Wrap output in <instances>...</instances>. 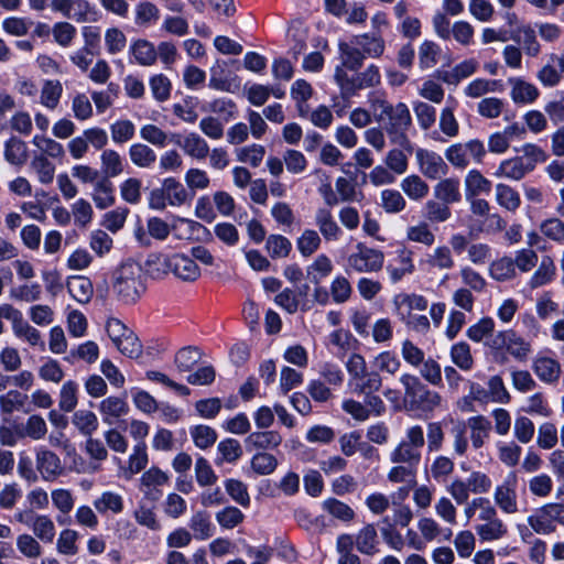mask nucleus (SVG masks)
Wrapping results in <instances>:
<instances>
[{
  "mask_svg": "<svg viewBox=\"0 0 564 564\" xmlns=\"http://www.w3.org/2000/svg\"><path fill=\"white\" fill-rule=\"evenodd\" d=\"M434 197L447 205L459 203L462 200L459 178L447 177L441 180L434 186Z\"/></svg>",
  "mask_w": 564,
  "mask_h": 564,
  "instance_id": "ddd939ff",
  "label": "nucleus"
},
{
  "mask_svg": "<svg viewBox=\"0 0 564 564\" xmlns=\"http://www.w3.org/2000/svg\"><path fill=\"white\" fill-rule=\"evenodd\" d=\"M495 501L506 513H514L517 509V495L508 486H498L495 491Z\"/></svg>",
  "mask_w": 564,
  "mask_h": 564,
  "instance_id": "3c124183",
  "label": "nucleus"
},
{
  "mask_svg": "<svg viewBox=\"0 0 564 564\" xmlns=\"http://www.w3.org/2000/svg\"><path fill=\"white\" fill-rule=\"evenodd\" d=\"M496 200L501 207L510 212H516L521 204L519 193L503 183L496 185Z\"/></svg>",
  "mask_w": 564,
  "mask_h": 564,
  "instance_id": "e433bc0d",
  "label": "nucleus"
},
{
  "mask_svg": "<svg viewBox=\"0 0 564 564\" xmlns=\"http://www.w3.org/2000/svg\"><path fill=\"white\" fill-rule=\"evenodd\" d=\"M532 369L536 377L545 383L557 381L561 373L560 362L551 357L538 356L533 360Z\"/></svg>",
  "mask_w": 564,
  "mask_h": 564,
  "instance_id": "4468645a",
  "label": "nucleus"
},
{
  "mask_svg": "<svg viewBox=\"0 0 564 564\" xmlns=\"http://www.w3.org/2000/svg\"><path fill=\"white\" fill-rule=\"evenodd\" d=\"M202 354L197 347L187 346L181 348L174 358V362L181 372H187L200 360Z\"/></svg>",
  "mask_w": 564,
  "mask_h": 564,
  "instance_id": "ea45409f",
  "label": "nucleus"
},
{
  "mask_svg": "<svg viewBox=\"0 0 564 564\" xmlns=\"http://www.w3.org/2000/svg\"><path fill=\"white\" fill-rule=\"evenodd\" d=\"M243 454L242 447L238 440L227 437L220 441L217 445V456L215 464L221 466L224 463L234 464Z\"/></svg>",
  "mask_w": 564,
  "mask_h": 564,
  "instance_id": "a211bd4d",
  "label": "nucleus"
},
{
  "mask_svg": "<svg viewBox=\"0 0 564 564\" xmlns=\"http://www.w3.org/2000/svg\"><path fill=\"white\" fill-rule=\"evenodd\" d=\"M324 510L341 521H351L355 517L354 510L345 502L336 498H327L323 502Z\"/></svg>",
  "mask_w": 564,
  "mask_h": 564,
  "instance_id": "864d4df0",
  "label": "nucleus"
},
{
  "mask_svg": "<svg viewBox=\"0 0 564 564\" xmlns=\"http://www.w3.org/2000/svg\"><path fill=\"white\" fill-rule=\"evenodd\" d=\"M116 348L131 359H138L142 355V344L132 330L117 344Z\"/></svg>",
  "mask_w": 564,
  "mask_h": 564,
  "instance_id": "4d7b16f0",
  "label": "nucleus"
},
{
  "mask_svg": "<svg viewBox=\"0 0 564 564\" xmlns=\"http://www.w3.org/2000/svg\"><path fill=\"white\" fill-rule=\"evenodd\" d=\"M132 163L139 167H149L156 161L155 152L143 143H134L129 149Z\"/></svg>",
  "mask_w": 564,
  "mask_h": 564,
  "instance_id": "37998d69",
  "label": "nucleus"
},
{
  "mask_svg": "<svg viewBox=\"0 0 564 564\" xmlns=\"http://www.w3.org/2000/svg\"><path fill=\"white\" fill-rule=\"evenodd\" d=\"M452 361L462 370H470L474 359L470 354V346L466 341H458L451 348Z\"/></svg>",
  "mask_w": 564,
  "mask_h": 564,
  "instance_id": "a18cd8bd",
  "label": "nucleus"
},
{
  "mask_svg": "<svg viewBox=\"0 0 564 564\" xmlns=\"http://www.w3.org/2000/svg\"><path fill=\"white\" fill-rule=\"evenodd\" d=\"M245 519V514L240 509L234 506L225 507L216 513L218 524L224 529H234Z\"/></svg>",
  "mask_w": 564,
  "mask_h": 564,
  "instance_id": "13d9d810",
  "label": "nucleus"
},
{
  "mask_svg": "<svg viewBox=\"0 0 564 564\" xmlns=\"http://www.w3.org/2000/svg\"><path fill=\"white\" fill-rule=\"evenodd\" d=\"M468 425L471 430L470 438L473 447L478 449L484 446V438L488 437L491 429L490 421L484 415H476L468 419Z\"/></svg>",
  "mask_w": 564,
  "mask_h": 564,
  "instance_id": "cd10ccee",
  "label": "nucleus"
},
{
  "mask_svg": "<svg viewBox=\"0 0 564 564\" xmlns=\"http://www.w3.org/2000/svg\"><path fill=\"white\" fill-rule=\"evenodd\" d=\"M297 249L303 257H310L321 246V238L313 229H305L296 242Z\"/></svg>",
  "mask_w": 564,
  "mask_h": 564,
  "instance_id": "e2e57ef3",
  "label": "nucleus"
},
{
  "mask_svg": "<svg viewBox=\"0 0 564 564\" xmlns=\"http://www.w3.org/2000/svg\"><path fill=\"white\" fill-rule=\"evenodd\" d=\"M441 395L436 391H431L427 388L422 391L416 399L411 400L409 409L412 411H421L425 414L432 413L436 406L441 404Z\"/></svg>",
  "mask_w": 564,
  "mask_h": 564,
  "instance_id": "7c9ffc66",
  "label": "nucleus"
},
{
  "mask_svg": "<svg viewBox=\"0 0 564 564\" xmlns=\"http://www.w3.org/2000/svg\"><path fill=\"white\" fill-rule=\"evenodd\" d=\"M132 400L135 408L147 414H151L159 409V403L148 391L133 388Z\"/></svg>",
  "mask_w": 564,
  "mask_h": 564,
  "instance_id": "774afa93",
  "label": "nucleus"
},
{
  "mask_svg": "<svg viewBox=\"0 0 564 564\" xmlns=\"http://www.w3.org/2000/svg\"><path fill=\"white\" fill-rule=\"evenodd\" d=\"M382 112L379 120L384 115L388 118V123L384 129L387 132L394 133L395 130H409L412 124V117L408 106L400 101L394 107L386 100L381 101Z\"/></svg>",
  "mask_w": 564,
  "mask_h": 564,
  "instance_id": "423d86ee",
  "label": "nucleus"
},
{
  "mask_svg": "<svg viewBox=\"0 0 564 564\" xmlns=\"http://www.w3.org/2000/svg\"><path fill=\"white\" fill-rule=\"evenodd\" d=\"M382 206L389 214H397L405 208V199L397 189H383L381 192Z\"/></svg>",
  "mask_w": 564,
  "mask_h": 564,
  "instance_id": "338daca9",
  "label": "nucleus"
},
{
  "mask_svg": "<svg viewBox=\"0 0 564 564\" xmlns=\"http://www.w3.org/2000/svg\"><path fill=\"white\" fill-rule=\"evenodd\" d=\"M150 88L153 98L163 102L171 96L172 84L164 74H156L150 78Z\"/></svg>",
  "mask_w": 564,
  "mask_h": 564,
  "instance_id": "bf43d9fd",
  "label": "nucleus"
},
{
  "mask_svg": "<svg viewBox=\"0 0 564 564\" xmlns=\"http://www.w3.org/2000/svg\"><path fill=\"white\" fill-rule=\"evenodd\" d=\"M265 249L272 259L285 258L292 250V243L285 236L272 234L267 238Z\"/></svg>",
  "mask_w": 564,
  "mask_h": 564,
  "instance_id": "4c0bfd02",
  "label": "nucleus"
},
{
  "mask_svg": "<svg viewBox=\"0 0 564 564\" xmlns=\"http://www.w3.org/2000/svg\"><path fill=\"white\" fill-rule=\"evenodd\" d=\"M129 404L124 398L110 395L104 399L99 404V411L104 415L102 421L107 424H112L109 416L119 417L129 412Z\"/></svg>",
  "mask_w": 564,
  "mask_h": 564,
  "instance_id": "b1692460",
  "label": "nucleus"
},
{
  "mask_svg": "<svg viewBox=\"0 0 564 564\" xmlns=\"http://www.w3.org/2000/svg\"><path fill=\"white\" fill-rule=\"evenodd\" d=\"M224 486L228 496L243 508H249L251 505L248 486L240 479L227 478Z\"/></svg>",
  "mask_w": 564,
  "mask_h": 564,
  "instance_id": "72a5a7b5",
  "label": "nucleus"
},
{
  "mask_svg": "<svg viewBox=\"0 0 564 564\" xmlns=\"http://www.w3.org/2000/svg\"><path fill=\"white\" fill-rule=\"evenodd\" d=\"M73 424L85 436H91L98 429V419L93 411L78 410L73 415Z\"/></svg>",
  "mask_w": 564,
  "mask_h": 564,
  "instance_id": "a19ab883",
  "label": "nucleus"
},
{
  "mask_svg": "<svg viewBox=\"0 0 564 564\" xmlns=\"http://www.w3.org/2000/svg\"><path fill=\"white\" fill-rule=\"evenodd\" d=\"M278 465V458L268 452H257L250 459L251 470L259 476L273 474Z\"/></svg>",
  "mask_w": 564,
  "mask_h": 564,
  "instance_id": "c756f323",
  "label": "nucleus"
},
{
  "mask_svg": "<svg viewBox=\"0 0 564 564\" xmlns=\"http://www.w3.org/2000/svg\"><path fill=\"white\" fill-rule=\"evenodd\" d=\"M189 433L196 447L207 449L212 447L217 441V432L215 429L197 424L189 427Z\"/></svg>",
  "mask_w": 564,
  "mask_h": 564,
  "instance_id": "f704fd0d",
  "label": "nucleus"
},
{
  "mask_svg": "<svg viewBox=\"0 0 564 564\" xmlns=\"http://www.w3.org/2000/svg\"><path fill=\"white\" fill-rule=\"evenodd\" d=\"M143 268L137 261L127 259L112 271V289L118 301L134 304L145 291Z\"/></svg>",
  "mask_w": 564,
  "mask_h": 564,
  "instance_id": "f257e3e1",
  "label": "nucleus"
},
{
  "mask_svg": "<svg viewBox=\"0 0 564 564\" xmlns=\"http://www.w3.org/2000/svg\"><path fill=\"white\" fill-rule=\"evenodd\" d=\"M333 269L330 259L325 253H321L313 263L306 267V276L314 285H318L332 273Z\"/></svg>",
  "mask_w": 564,
  "mask_h": 564,
  "instance_id": "4be33fe9",
  "label": "nucleus"
},
{
  "mask_svg": "<svg viewBox=\"0 0 564 564\" xmlns=\"http://www.w3.org/2000/svg\"><path fill=\"white\" fill-rule=\"evenodd\" d=\"M171 256L161 252H152L144 262L148 275L154 280L163 279L170 272Z\"/></svg>",
  "mask_w": 564,
  "mask_h": 564,
  "instance_id": "5701e85b",
  "label": "nucleus"
},
{
  "mask_svg": "<svg viewBox=\"0 0 564 564\" xmlns=\"http://www.w3.org/2000/svg\"><path fill=\"white\" fill-rule=\"evenodd\" d=\"M195 475L197 484L202 487L214 485L218 479L209 462L203 456L196 459Z\"/></svg>",
  "mask_w": 564,
  "mask_h": 564,
  "instance_id": "0e129e2a",
  "label": "nucleus"
},
{
  "mask_svg": "<svg viewBox=\"0 0 564 564\" xmlns=\"http://www.w3.org/2000/svg\"><path fill=\"white\" fill-rule=\"evenodd\" d=\"M416 159L421 172L430 180H436L448 172L447 164L436 152L419 149L416 151Z\"/></svg>",
  "mask_w": 564,
  "mask_h": 564,
  "instance_id": "0eeeda50",
  "label": "nucleus"
},
{
  "mask_svg": "<svg viewBox=\"0 0 564 564\" xmlns=\"http://www.w3.org/2000/svg\"><path fill=\"white\" fill-rule=\"evenodd\" d=\"M357 252L348 257L349 265L357 272H378L384 263V254L381 250L369 248L364 242L356 245Z\"/></svg>",
  "mask_w": 564,
  "mask_h": 564,
  "instance_id": "20e7f679",
  "label": "nucleus"
},
{
  "mask_svg": "<svg viewBox=\"0 0 564 564\" xmlns=\"http://www.w3.org/2000/svg\"><path fill=\"white\" fill-rule=\"evenodd\" d=\"M316 224L326 240H337L341 234L339 226L334 220L330 210L327 208H319L317 210Z\"/></svg>",
  "mask_w": 564,
  "mask_h": 564,
  "instance_id": "2f4dec72",
  "label": "nucleus"
},
{
  "mask_svg": "<svg viewBox=\"0 0 564 564\" xmlns=\"http://www.w3.org/2000/svg\"><path fill=\"white\" fill-rule=\"evenodd\" d=\"M68 293L78 303H88L94 294V286L89 278L76 275L66 283Z\"/></svg>",
  "mask_w": 564,
  "mask_h": 564,
  "instance_id": "6ab92c4d",
  "label": "nucleus"
},
{
  "mask_svg": "<svg viewBox=\"0 0 564 564\" xmlns=\"http://www.w3.org/2000/svg\"><path fill=\"white\" fill-rule=\"evenodd\" d=\"M78 384L73 380H67L61 388L58 406L64 412H72L78 402Z\"/></svg>",
  "mask_w": 564,
  "mask_h": 564,
  "instance_id": "603ef678",
  "label": "nucleus"
},
{
  "mask_svg": "<svg viewBox=\"0 0 564 564\" xmlns=\"http://www.w3.org/2000/svg\"><path fill=\"white\" fill-rule=\"evenodd\" d=\"M377 530L375 524L368 523L361 528L356 538V547L361 554L375 555L379 550Z\"/></svg>",
  "mask_w": 564,
  "mask_h": 564,
  "instance_id": "aec40b11",
  "label": "nucleus"
},
{
  "mask_svg": "<svg viewBox=\"0 0 564 564\" xmlns=\"http://www.w3.org/2000/svg\"><path fill=\"white\" fill-rule=\"evenodd\" d=\"M334 80L340 89L341 98L347 102L345 107H349V99L356 96L360 89L379 85L381 75L379 67L375 64H370L362 73H358L354 77H349L341 66H336Z\"/></svg>",
  "mask_w": 564,
  "mask_h": 564,
  "instance_id": "7ed1b4c3",
  "label": "nucleus"
},
{
  "mask_svg": "<svg viewBox=\"0 0 564 564\" xmlns=\"http://www.w3.org/2000/svg\"><path fill=\"white\" fill-rule=\"evenodd\" d=\"M413 110L416 115L419 126L423 130L431 128L436 120V109L424 101H415L413 104Z\"/></svg>",
  "mask_w": 564,
  "mask_h": 564,
  "instance_id": "69168bd1",
  "label": "nucleus"
},
{
  "mask_svg": "<svg viewBox=\"0 0 564 564\" xmlns=\"http://www.w3.org/2000/svg\"><path fill=\"white\" fill-rule=\"evenodd\" d=\"M556 267L550 256H543L539 268L532 274L528 284L531 289H536L542 285L549 284L554 280Z\"/></svg>",
  "mask_w": 564,
  "mask_h": 564,
  "instance_id": "412c9836",
  "label": "nucleus"
},
{
  "mask_svg": "<svg viewBox=\"0 0 564 564\" xmlns=\"http://www.w3.org/2000/svg\"><path fill=\"white\" fill-rule=\"evenodd\" d=\"M490 276L499 282L508 281L516 275L514 261L510 257H502L490 264Z\"/></svg>",
  "mask_w": 564,
  "mask_h": 564,
  "instance_id": "58836bf2",
  "label": "nucleus"
},
{
  "mask_svg": "<svg viewBox=\"0 0 564 564\" xmlns=\"http://www.w3.org/2000/svg\"><path fill=\"white\" fill-rule=\"evenodd\" d=\"M494 329L495 322L492 317L485 316L481 317L477 323L469 326L466 332V335L470 340L475 343H480L484 339V337L491 335Z\"/></svg>",
  "mask_w": 564,
  "mask_h": 564,
  "instance_id": "052dcab7",
  "label": "nucleus"
},
{
  "mask_svg": "<svg viewBox=\"0 0 564 564\" xmlns=\"http://www.w3.org/2000/svg\"><path fill=\"white\" fill-rule=\"evenodd\" d=\"M507 226L506 220L497 213L488 214L485 223L478 226H471L469 230L470 238H477L482 231L487 234H496L503 230Z\"/></svg>",
  "mask_w": 564,
  "mask_h": 564,
  "instance_id": "de8ad7c7",
  "label": "nucleus"
},
{
  "mask_svg": "<svg viewBox=\"0 0 564 564\" xmlns=\"http://www.w3.org/2000/svg\"><path fill=\"white\" fill-rule=\"evenodd\" d=\"M282 443V436L278 431H258L250 433L245 440L247 451L258 449L267 452L275 449Z\"/></svg>",
  "mask_w": 564,
  "mask_h": 564,
  "instance_id": "9d476101",
  "label": "nucleus"
},
{
  "mask_svg": "<svg viewBox=\"0 0 564 564\" xmlns=\"http://www.w3.org/2000/svg\"><path fill=\"white\" fill-rule=\"evenodd\" d=\"M63 87L58 80L47 79L44 82L42 88L41 102L43 106L54 109L62 96Z\"/></svg>",
  "mask_w": 564,
  "mask_h": 564,
  "instance_id": "6e6d98bb",
  "label": "nucleus"
},
{
  "mask_svg": "<svg viewBox=\"0 0 564 564\" xmlns=\"http://www.w3.org/2000/svg\"><path fill=\"white\" fill-rule=\"evenodd\" d=\"M509 39L513 40L516 43H522L524 53L531 57L538 56L541 51L535 31L531 25H517L511 30Z\"/></svg>",
  "mask_w": 564,
  "mask_h": 564,
  "instance_id": "f8f14e48",
  "label": "nucleus"
},
{
  "mask_svg": "<svg viewBox=\"0 0 564 564\" xmlns=\"http://www.w3.org/2000/svg\"><path fill=\"white\" fill-rule=\"evenodd\" d=\"M401 188L413 200L422 199L430 191L429 184L416 174H411L403 178Z\"/></svg>",
  "mask_w": 564,
  "mask_h": 564,
  "instance_id": "c9c22d12",
  "label": "nucleus"
},
{
  "mask_svg": "<svg viewBox=\"0 0 564 564\" xmlns=\"http://www.w3.org/2000/svg\"><path fill=\"white\" fill-rule=\"evenodd\" d=\"M147 228L149 235L160 241L165 240L171 231L176 230L175 216H172V224H167L162 218L153 216L148 218Z\"/></svg>",
  "mask_w": 564,
  "mask_h": 564,
  "instance_id": "79ce46f5",
  "label": "nucleus"
},
{
  "mask_svg": "<svg viewBox=\"0 0 564 564\" xmlns=\"http://www.w3.org/2000/svg\"><path fill=\"white\" fill-rule=\"evenodd\" d=\"M36 468L44 480L55 479L62 474L59 457L52 451L40 447L36 451Z\"/></svg>",
  "mask_w": 564,
  "mask_h": 564,
  "instance_id": "1a4fd4ad",
  "label": "nucleus"
},
{
  "mask_svg": "<svg viewBox=\"0 0 564 564\" xmlns=\"http://www.w3.org/2000/svg\"><path fill=\"white\" fill-rule=\"evenodd\" d=\"M224 72L219 61H217V65L210 67L208 87L219 91L236 93L240 88V78L238 76H235L231 80L223 78Z\"/></svg>",
  "mask_w": 564,
  "mask_h": 564,
  "instance_id": "a878e982",
  "label": "nucleus"
},
{
  "mask_svg": "<svg viewBox=\"0 0 564 564\" xmlns=\"http://www.w3.org/2000/svg\"><path fill=\"white\" fill-rule=\"evenodd\" d=\"M492 188V183L486 178L480 171L473 169L465 177V197L471 199L479 194L489 195Z\"/></svg>",
  "mask_w": 564,
  "mask_h": 564,
  "instance_id": "2eb2a0df",
  "label": "nucleus"
},
{
  "mask_svg": "<svg viewBox=\"0 0 564 564\" xmlns=\"http://www.w3.org/2000/svg\"><path fill=\"white\" fill-rule=\"evenodd\" d=\"M530 172H532L531 164H527L523 156H514L501 161L494 175L497 177L505 176L514 181H520Z\"/></svg>",
  "mask_w": 564,
  "mask_h": 564,
  "instance_id": "9b49d317",
  "label": "nucleus"
},
{
  "mask_svg": "<svg viewBox=\"0 0 564 564\" xmlns=\"http://www.w3.org/2000/svg\"><path fill=\"white\" fill-rule=\"evenodd\" d=\"M101 166L105 177H116L123 171V165L119 153L115 150L108 149L101 153Z\"/></svg>",
  "mask_w": 564,
  "mask_h": 564,
  "instance_id": "09e8293b",
  "label": "nucleus"
},
{
  "mask_svg": "<svg viewBox=\"0 0 564 564\" xmlns=\"http://www.w3.org/2000/svg\"><path fill=\"white\" fill-rule=\"evenodd\" d=\"M82 34L85 45L82 51L86 54L98 55L100 50L101 29L97 25L83 26Z\"/></svg>",
  "mask_w": 564,
  "mask_h": 564,
  "instance_id": "5fc2aeb1",
  "label": "nucleus"
},
{
  "mask_svg": "<svg viewBox=\"0 0 564 564\" xmlns=\"http://www.w3.org/2000/svg\"><path fill=\"white\" fill-rule=\"evenodd\" d=\"M183 149L188 155L198 160L205 159L209 152L207 142L195 132L189 133L184 139Z\"/></svg>",
  "mask_w": 564,
  "mask_h": 564,
  "instance_id": "49530a36",
  "label": "nucleus"
},
{
  "mask_svg": "<svg viewBox=\"0 0 564 564\" xmlns=\"http://www.w3.org/2000/svg\"><path fill=\"white\" fill-rule=\"evenodd\" d=\"M4 159L12 165H23L28 160V147L24 141L12 135L4 142Z\"/></svg>",
  "mask_w": 564,
  "mask_h": 564,
  "instance_id": "393cba45",
  "label": "nucleus"
},
{
  "mask_svg": "<svg viewBox=\"0 0 564 564\" xmlns=\"http://www.w3.org/2000/svg\"><path fill=\"white\" fill-rule=\"evenodd\" d=\"M492 347L495 349H503L506 347L507 351L520 361L527 360L531 351L530 343L518 336L513 329L499 332L492 340Z\"/></svg>",
  "mask_w": 564,
  "mask_h": 564,
  "instance_id": "39448f33",
  "label": "nucleus"
},
{
  "mask_svg": "<svg viewBox=\"0 0 564 564\" xmlns=\"http://www.w3.org/2000/svg\"><path fill=\"white\" fill-rule=\"evenodd\" d=\"M338 50L343 57V62L339 66L347 68L352 72H357L364 65L366 58L364 52L357 47H351L348 43L340 41L338 43Z\"/></svg>",
  "mask_w": 564,
  "mask_h": 564,
  "instance_id": "bb28decb",
  "label": "nucleus"
},
{
  "mask_svg": "<svg viewBox=\"0 0 564 564\" xmlns=\"http://www.w3.org/2000/svg\"><path fill=\"white\" fill-rule=\"evenodd\" d=\"M130 53L133 55L137 64L142 66H151L158 59V52L154 44L145 39L132 41Z\"/></svg>",
  "mask_w": 564,
  "mask_h": 564,
  "instance_id": "f3484780",
  "label": "nucleus"
},
{
  "mask_svg": "<svg viewBox=\"0 0 564 564\" xmlns=\"http://www.w3.org/2000/svg\"><path fill=\"white\" fill-rule=\"evenodd\" d=\"M170 272L187 282H194L200 276V269L196 261L184 253L171 256Z\"/></svg>",
  "mask_w": 564,
  "mask_h": 564,
  "instance_id": "6e6552de",
  "label": "nucleus"
},
{
  "mask_svg": "<svg viewBox=\"0 0 564 564\" xmlns=\"http://www.w3.org/2000/svg\"><path fill=\"white\" fill-rule=\"evenodd\" d=\"M425 216L432 223H444L451 218L452 210L449 205L430 199L425 204Z\"/></svg>",
  "mask_w": 564,
  "mask_h": 564,
  "instance_id": "680f3d73",
  "label": "nucleus"
},
{
  "mask_svg": "<svg viewBox=\"0 0 564 564\" xmlns=\"http://www.w3.org/2000/svg\"><path fill=\"white\" fill-rule=\"evenodd\" d=\"M354 42L361 46L365 56L368 55L375 58L380 57L386 48L381 31L357 35Z\"/></svg>",
  "mask_w": 564,
  "mask_h": 564,
  "instance_id": "dca6fc26",
  "label": "nucleus"
},
{
  "mask_svg": "<svg viewBox=\"0 0 564 564\" xmlns=\"http://www.w3.org/2000/svg\"><path fill=\"white\" fill-rule=\"evenodd\" d=\"M477 508H481L479 519L488 521V523L479 524L476 531L482 541H494L507 534V527L497 518V511L491 506L490 500L485 497L473 499L465 508L467 520H470L476 512Z\"/></svg>",
  "mask_w": 564,
  "mask_h": 564,
  "instance_id": "f03ea898",
  "label": "nucleus"
},
{
  "mask_svg": "<svg viewBox=\"0 0 564 564\" xmlns=\"http://www.w3.org/2000/svg\"><path fill=\"white\" fill-rule=\"evenodd\" d=\"M162 185L165 187L166 197L169 199L170 205L181 206L187 200V191L184 188L182 183L177 181L175 177L170 176L164 178Z\"/></svg>",
  "mask_w": 564,
  "mask_h": 564,
  "instance_id": "c03bdc74",
  "label": "nucleus"
},
{
  "mask_svg": "<svg viewBox=\"0 0 564 564\" xmlns=\"http://www.w3.org/2000/svg\"><path fill=\"white\" fill-rule=\"evenodd\" d=\"M189 528L194 531L196 540H207L214 533V528L210 522V517L207 511H197L189 520Z\"/></svg>",
  "mask_w": 564,
  "mask_h": 564,
  "instance_id": "473e14b6",
  "label": "nucleus"
},
{
  "mask_svg": "<svg viewBox=\"0 0 564 564\" xmlns=\"http://www.w3.org/2000/svg\"><path fill=\"white\" fill-rule=\"evenodd\" d=\"M441 47L433 41L425 40L419 48V64L422 69L431 68L437 63Z\"/></svg>",
  "mask_w": 564,
  "mask_h": 564,
  "instance_id": "8fccbe9b",
  "label": "nucleus"
},
{
  "mask_svg": "<svg viewBox=\"0 0 564 564\" xmlns=\"http://www.w3.org/2000/svg\"><path fill=\"white\" fill-rule=\"evenodd\" d=\"M513 82L511 98L516 104H532L538 99L540 91L536 86L520 78H516Z\"/></svg>",
  "mask_w": 564,
  "mask_h": 564,
  "instance_id": "c85d7f7f",
  "label": "nucleus"
}]
</instances>
